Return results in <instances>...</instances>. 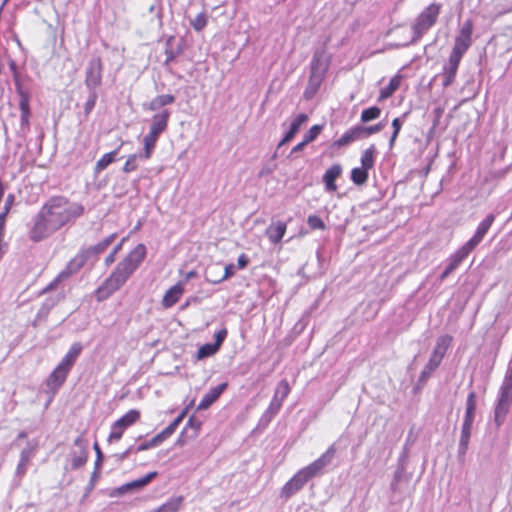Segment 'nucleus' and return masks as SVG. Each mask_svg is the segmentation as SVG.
<instances>
[{
  "label": "nucleus",
  "mask_w": 512,
  "mask_h": 512,
  "mask_svg": "<svg viewBox=\"0 0 512 512\" xmlns=\"http://www.w3.org/2000/svg\"><path fill=\"white\" fill-rule=\"evenodd\" d=\"M446 354V350L443 349V348H439L435 345L434 349H433V352L431 354L430 357L442 362V359L443 357L445 356Z\"/></svg>",
  "instance_id": "nucleus-58"
},
{
  "label": "nucleus",
  "mask_w": 512,
  "mask_h": 512,
  "mask_svg": "<svg viewBox=\"0 0 512 512\" xmlns=\"http://www.w3.org/2000/svg\"><path fill=\"white\" fill-rule=\"evenodd\" d=\"M69 370L61 365H57L56 368L49 375L46 386L48 391L52 394V397L56 394L58 389L64 384L69 374Z\"/></svg>",
  "instance_id": "nucleus-12"
},
{
  "label": "nucleus",
  "mask_w": 512,
  "mask_h": 512,
  "mask_svg": "<svg viewBox=\"0 0 512 512\" xmlns=\"http://www.w3.org/2000/svg\"><path fill=\"white\" fill-rule=\"evenodd\" d=\"M365 135L362 129V125H356L348 129L339 139L334 143L337 147H343L350 143L364 139Z\"/></svg>",
  "instance_id": "nucleus-18"
},
{
  "label": "nucleus",
  "mask_w": 512,
  "mask_h": 512,
  "mask_svg": "<svg viewBox=\"0 0 512 512\" xmlns=\"http://www.w3.org/2000/svg\"><path fill=\"white\" fill-rule=\"evenodd\" d=\"M197 276V272L194 270H191L186 273L184 280L182 281L184 285L192 278H195Z\"/></svg>",
  "instance_id": "nucleus-61"
},
{
  "label": "nucleus",
  "mask_w": 512,
  "mask_h": 512,
  "mask_svg": "<svg viewBox=\"0 0 512 512\" xmlns=\"http://www.w3.org/2000/svg\"><path fill=\"white\" fill-rule=\"evenodd\" d=\"M249 263V258L246 254H241L237 260V266L239 269H244Z\"/></svg>",
  "instance_id": "nucleus-59"
},
{
  "label": "nucleus",
  "mask_w": 512,
  "mask_h": 512,
  "mask_svg": "<svg viewBox=\"0 0 512 512\" xmlns=\"http://www.w3.org/2000/svg\"><path fill=\"white\" fill-rule=\"evenodd\" d=\"M474 422H468L463 421L462 427H461V434L459 439V446H458V456L464 457L467 453L470 438H471V431L472 426Z\"/></svg>",
  "instance_id": "nucleus-21"
},
{
  "label": "nucleus",
  "mask_w": 512,
  "mask_h": 512,
  "mask_svg": "<svg viewBox=\"0 0 512 512\" xmlns=\"http://www.w3.org/2000/svg\"><path fill=\"white\" fill-rule=\"evenodd\" d=\"M402 125H403V120H401L400 118H395L393 121H392V128H393V133L390 137V140H389V146L390 148H392L394 146V143L398 137V134L402 128Z\"/></svg>",
  "instance_id": "nucleus-46"
},
{
  "label": "nucleus",
  "mask_w": 512,
  "mask_h": 512,
  "mask_svg": "<svg viewBox=\"0 0 512 512\" xmlns=\"http://www.w3.org/2000/svg\"><path fill=\"white\" fill-rule=\"evenodd\" d=\"M384 127H385L384 122H379L375 125L368 126V127L362 126V129H363L365 138H367L372 134H376V133L380 132L381 130H383Z\"/></svg>",
  "instance_id": "nucleus-50"
},
{
  "label": "nucleus",
  "mask_w": 512,
  "mask_h": 512,
  "mask_svg": "<svg viewBox=\"0 0 512 512\" xmlns=\"http://www.w3.org/2000/svg\"><path fill=\"white\" fill-rule=\"evenodd\" d=\"M116 237V233H113L97 244L81 250L72 260H70L72 262V266L74 265L79 271L87 261L96 259L98 255L102 254L114 242Z\"/></svg>",
  "instance_id": "nucleus-7"
},
{
  "label": "nucleus",
  "mask_w": 512,
  "mask_h": 512,
  "mask_svg": "<svg viewBox=\"0 0 512 512\" xmlns=\"http://www.w3.org/2000/svg\"><path fill=\"white\" fill-rule=\"evenodd\" d=\"M375 147L372 145L363 151L361 155V167L370 170L374 166Z\"/></svg>",
  "instance_id": "nucleus-37"
},
{
  "label": "nucleus",
  "mask_w": 512,
  "mask_h": 512,
  "mask_svg": "<svg viewBox=\"0 0 512 512\" xmlns=\"http://www.w3.org/2000/svg\"><path fill=\"white\" fill-rule=\"evenodd\" d=\"M175 101V96L171 94L158 95L149 103L144 105L146 110L157 111L164 106L170 105Z\"/></svg>",
  "instance_id": "nucleus-25"
},
{
  "label": "nucleus",
  "mask_w": 512,
  "mask_h": 512,
  "mask_svg": "<svg viewBox=\"0 0 512 512\" xmlns=\"http://www.w3.org/2000/svg\"><path fill=\"white\" fill-rule=\"evenodd\" d=\"M76 272H78V269H76V267L74 265L72 266V262L69 261V263L67 264L65 269L62 270L58 274V276L49 285H47L44 288L43 292H48V291L55 289L59 282H61L62 280L68 279L70 276H72Z\"/></svg>",
  "instance_id": "nucleus-27"
},
{
  "label": "nucleus",
  "mask_w": 512,
  "mask_h": 512,
  "mask_svg": "<svg viewBox=\"0 0 512 512\" xmlns=\"http://www.w3.org/2000/svg\"><path fill=\"white\" fill-rule=\"evenodd\" d=\"M290 393V386L286 379L281 380L276 389L273 398H278V401L283 404L284 400Z\"/></svg>",
  "instance_id": "nucleus-36"
},
{
  "label": "nucleus",
  "mask_w": 512,
  "mask_h": 512,
  "mask_svg": "<svg viewBox=\"0 0 512 512\" xmlns=\"http://www.w3.org/2000/svg\"><path fill=\"white\" fill-rule=\"evenodd\" d=\"M85 208L81 203L69 200L64 196H54L48 199L33 218L29 230V239L40 242L74 222L84 214Z\"/></svg>",
  "instance_id": "nucleus-1"
},
{
  "label": "nucleus",
  "mask_w": 512,
  "mask_h": 512,
  "mask_svg": "<svg viewBox=\"0 0 512 512\" xmlns=\"http://www.w3.org/2000/svg\"><path fill=\"white\" fill-rule=\"evenodd\" d=\"M35 448L28 445L20 453V460L16 468V475L23 476L26 473L27 465L34 456Z\"/></svg>",
  "instance_id": "nucleus-26"
},
{
  "label": "nucleus",
  "mask_w": 512,
  "mask_h": 512,
  "mask_svg": "<svg viewBox=\"0 0 512 512\" xmlns=\"http://www.w3.org/2000/svg\"><path fill=\"white\" fill-rule=\"evenodd\" d=\"M275 416L276 415L269 413V411L266 409L260 418L259 425L267 426Z\"/></svg>",
  "instance_id": "nucleus-57"
},
{
  "label": "nucleus",
  "mask_w": 512,
  "mask_h": 512,
  "mask_svg": "<svg viewBox=\"0 0 512 512\" xmlns=\"http://www.w3.org/2000/svg\"><path fill=\"white\" fill-rule=\"evenodd\" d=\"M286 230H287L286 223L282 222V221H277V222H272L267 227L265 234L271 243L277 244L284 237Z\"/></svg>",
  "instance_id": "nucleus-20"
},
{
  "label": "nucleus",
  "mask_w": 512,
  "mask_h": 512,
  "mask_svg": "<svg viewBox=\"0 0 512 512\" xmlns=\"http://www.w3.org/2000/svg\"><path fill=\"white\" fill-rule=\"evenodd\" d=\"M440 364V361L430 357L428 363L425 365L422 372L420 373L419 381L425 382L432 375V373L439 367Z\"/></svg>",
  "instance_id": "nucleus-35"
},
{
  "label": "nucleus",
  "mask_w": 512,
  "mask_h": 512,
  "mask_svg": "<svg viewBox=\"0 0 512 512\" xmlns=\"http://www.w3.org/2000/svg\"><path fill=\"white\" fill-rule=\"evenodd\" d=\"M404 474V469L403 467H400L398 468L396 471H395V474H394V478L391 482V490L393 492H396L398 490V483L399 481L401 480L402 476Z\"/></svg>",
  "instance_id": "nucleus-52"
},
{
  "label": "nucleus",
  "mask_w": 512,
  "mask_h": 512,
  "mask_svg": "<svg viewBox=\"0 0 512 512\" xmlns=\"http://www.w3.org/2000/svg\"><path fill=\"white\" fill-rule=\"evenodd\" d=\"M20 95H21V98H20V102H19V108L21 111V122H22V124H27L29 114H30L29 99H28V96L25 95L23 92H20Z\"/></svg>",
  "instance_id": "nucleus-39"
},
{
  "label": "nucleus",
  "mask_w": 512,
  "mask_h": 512,
  "mask_svg": "<svg viewBox=\"0 0 512 512\" xmlns=\"http://www.w3.org/2000/svg\"><path fill=\"white\" fill-rule=\"evenodd\" d=\"M158 136L148 133L143 139L144 151L140 152L144 160L151 158L154 148L156 146Z\"/></svg>",
  "instance_id": "nucleus-32"
},
{
  "label": "nucleus",
  "mask_w": 512,
  "mask_h": 512,
  "mask_svg": "<svg viewBox=\"0 0 512 512\" xmlns=\"http://www.w3.org/2000/svg\"><path fill=\"white\" fill-rule=\"evenodd\" d=\"M147 249L144 244H138L122 261L115 267L110 276L95 291L98 302L108 299L118 291L139 268L145 260Z\"/></svg>",
  "instance_id": "nucleus-2"
},
{
  "label": "nucleus",
  "mask_w": 512,
  "mask_h": 512,
  "mask_svg": "<svg viewBox=\"0 0 512 512\" xmlns=\"http://www.w3.org/2000/svg\"><path fill=\"white\" fill-rule=\"evenodd\" d=\"M227 333L228 332H227L226 328L220 329L219 331H217L215 333V335H214L215 342L213 344L216 345L218 349L220 348V346L222 345V343L226 339Z\"/></svg>",
  "instance_id": "nucleus-53"
},
{
  "label": "nucleus",
  "mask_w": 512,
  "mask_h": 512,
  "mask_svg": "<svg viewBox=\"0 0 512 512\" xmlns=\"http://www.w3.org/2000/svg\"><path fill=\"white\" fill-rule=\"evenodd\" d=\"M102 82V61L100 57L92 58L86 68L85 85L89 90H96Z\"/></svg>",
  "instance_id": "nucleus-9"
},
{
  "label": "nucleus",
  "mask_w": 512,
  "mask_h": 512,
  "mask_svg": "<svg viewBox=\"0 0 512 512\" xmlns=\"http://www.w3.org/2000/svg\"><path fill=\"white\" fill-rule=\"evenodd\" d=\"M190 23L195 31L200 32L207 25V15L204 12H201L192 19Z\"/></svg>",
  "instance_id": "nucleus-44"
},
{
  "label": "nucleus",
  "mask_w": 512,
  "mask_h": 512,
  "mask_svg": "<svg viewBox=\"0 0 512 512\" xmlns=\"http://www.w3.org/2000/svg\"><path fill=\"white\" fill-rule=\"evenodd\" d=\"M227 383H221L213 388H211L201 399V401L198 404L197 409L198 410H206L208 409L219 397L220 395L225 391L227 388Z\"/></svg>",
  "instance_id": "nucleus-17"
},
{
  "label": "nucleus",
  "mask_w": 512,
  "mask_h": 512,
  "mask_svg": "<svg viewBox=\"0 0 512 512\" xmlns=\"http://www.w3.org/2000/svg\"><path fill=\"white\" fill-rule=\"evenodd\" d=\"M139 419L140 411L136 409H131L115 422L126 430L128 427L136 423Z\"/></svg>",
  "instance_id": "nucleus-33"
},
{
  "label": "nucleus",
  "mask_w": 512,
  "mask_h": 512,
  "mask_svg": "<svg viewBox=\"0 0 512 512\" xmlns=\"http://www.w3.org/2000/svg\"><path fill=\"white\" fill-rule=\"evenodd\" d=\"M82 349H83V346L80 342L73 343L71 345V347L69 348L68 352L62 358L59 365L68 369L69 371H71L73 365L75 364L76 360L80 356Z\"/></svg>",
  "instance_id": "nucleus-24"
},
{
  "label": "nucleus",
  "mask_w": 512,
  "mask_h": 512,
  "mask_svg": "<svg viewBox=\"0 0 512 512\" xmlns=\"http://www.w3.org/2000/svg\"><path fill=\"white\" fill-rule=\"evenodd\" d=\"M307 223L309 227L313 230H323L325 228L323 220L317 215H310L307 219Z\"/></svg>",
  "instance_id": "nucleus-48"
},
{
  "label": "nucleus",
  "mask_w": 512,
  "mask_h": 512,
  "mask_svg": "<svg viewBox=\"0 0 512 512\" xmlns=\"http://www.w3.org/2000/svg\"><path fill=\"white\" fill-rule=\"evenodd\" d=\"M282 403L278 401V398H272L267 410L269 413H273L274 415H277L282 407Z\"/></svg>",
  "instance_id": "nucleus-54"
},
{
  "label": "nucleus",
  "mask_w": 512,
  "mask_h": 512,
  "mask_svg": "<svg viewBox=\"0 0 512 512\" xmlns=\"http://www.w3.org/2000/svg\"><path fill=\"white\" fill-rule=\"evenodd\" d=\"M123 241H124V239H123L119 244H117V245L113 248V250H112L111 252H113V253L117 254V253L121 250V247H122V243H123Z\"/></svg>",
  "instance_id": "nucleus-64"
},
{
  "label": "nucleus",
  "mask_w": 512,
  "mask_h": 512,
  "mask_svg": "<svg viewBox=\"0 0 512 512\" xmlns=\"http://www.w3.org/2000/svg\"><path fill=\"white\" fill-rule=\"evenodd\" d=\"M88 459V443L83 437L75 439L73 449L70 454L71 469L76 470L82 467Z\"/></svg>",
  "instance_id": "nucleus-10"
},
{
  "label": "nucleus",
  "mask_w": 512,
  "mask_h": 512,
  "mask_svg": "<svg viewBox=\"0 0 512 512\" xmlns=\"http://www.w3.org/2000/svg\"><path fill=\"white\" fill-rule=\"evenodd\" d=\"M324 80V77L311 75L308 80V84L304 91V98L307 100L312 99L318 92L322 82Z\"/></svg>",
  "instance_id": "nucleus-29"
},
{
  "label": "nucleus",
  "mask_w": 512,
  "mask_h": 512,
  "mask_svg": "<svg viewBox=\"0 0 512 512\" xmlns=\"http://www.w3.org/2000/svg\"><path fill=\"white\" fill-rule=\"evenodd\" d=\"M219 268H220L219 264H215V265L207 267V269L205 271V280L212 284H219V283L223 282L224 280L232 277L235 274L236 267L234 264L230 263L224 267V273L221 277H213L212 273L215 270H219Z\"/></svg>",
  "instance_id": "nucleus-16"
},
{
  "label": "nucleus",
  "mask_w": 512,
  "mask_h": 512,
  "mask_svg": "<svg viewBox=\"0 0 512 512\" xmlns=\"http://www.w3.org/2000/svg\"><path fill=\"white\" fill-rule=\"evenodd\" d=\"M120 148H121V145L109 152V153H106L104 154L97 162H96V165H95V168H94V171L96 174H99L101 171L105 170L110 164H112L113 162L116 161L117 159V156L119 154V151H120Z\"/></svg>",
  "instance_id": "nucleus-28"
},
{
  "label": "nucleus",
  "mask_w": 512,
  "mask_h": 512,
  "mask_svg": "<svg viewBox=\"0 0 512 512\" xmlns=\"http://www.w3.org/2000/svg\"><path fill=\"white\" fill-rule=\"evenodd\" d=\"M368 179V170L363 167L353 168L351 171V180L356 185H363Z\"/></svg>",
  "instance_id": "nucleus-38"
},
{
  "label": "nucleus",
  "mask_w": 512,
  "mask_h": 512,
  "mask_svg": "<svg viewBox=\"0 0 512 512\" xmlns=\"http://www.w3.org/2000/svg\"><path fill=\"white\" fill-rule=\"evenodd\" d=\"M93 448L96 452L95 468L100 469L102 459H103V454H102L101 449L97 442L94 443Z\"/></svg>",
  "instance_id": "nucleus-56"
},
{
  "label": "nucleus",
  "mask_w": 512,
  "mask_h": 512,
  "mask_svg": "<svg viewBox=\"0 0 512 512\" xmlns=\"http://www.w3.org/2000/svg\"><path fill=\"white\" fill-rule=\"evenodd\" d=\"M170 115L171 113L167 109L155 114L152 117L149 133L159 137L167 129Z\"/></svg>",
  "instance_id": "nucleus-15"
},
{
  "label": "nucleus",
  "mask_w": 512,
  "mask_h": 512,
  "mask_svg": "<svg viewBox=\"0 0 512 512\" xmlns=\"http://www.w3.org/2000/svg\"><path fill=\"white\" fill-rule=\"evenodd\" d=\"M161 442L159 441V439L157 438V436L155 435L153 438H151L149 441H146L144 443H141L138 447H137V451H145V450H148L150 448H154V447H157L158 445H160Z\"/></svg>",
  "instance_id": "nucleus-51"
},
{
  "label": "nucleus",
  "mask_w": 512,
  "mask_h": 512,
  "mask_svg": "<svg viewBox=\"0 0 512 512\" xmlns=\"http://www.w3.org/2000/svg\"><path fill=\"white\" fill-rule=\"evenodd\" d=\"M200 426H201V423L197 420H195L193 417H191L188 422L186 423V426L184 427V430L181 434L180 437L183 436V434H187L189 432V429H193V433L190 435L191 438H195L197 437L198 435V432L200 430ZM179 442L181 441V438H179L178 440Z\"/></svg>",
  "instance_id": "nucleus-43"
},
{
  "label": "nucleus",
  "mask_w": 512,
  "mask_h": 512,
  "mask_svg": "<svg viewBox=\"0 0 512 512\" xmlns=\"http://www.w3.org/2000/svg\"><path fill=\"white\" fill-rule=\"evenodd\" d=\"M336 454V447L332 444L319 458L308 466L300 469L281 489V497L288 500L313 477L321 474L323 469L328 466Z\"/></svg>",
  "instance_id": "nucleus-3"
},
{
  "label": "nucleus",
  "mask_w": 512,
  "mask_h": 512,
  "mask_svg": "<svg viewBox=\"0 0 512 512\" xmlns=\"http://www.w3.org/2000/svg\"><path fill=\"white\" fill-rule=\"evenodd\" d=\"M308 116L304 113L298 114L291 121L289 130L284 135L283 139L279 143V147L291 141L299 131L300 127L307 121Z\"/></svg>",
  "instance_id": "nucleus-23"
},
{
  "label": "nucleus",
  "mask_w": 512,
  "mask_h": 512,
  "mask_svg": "<svg viewBox=\"0 0 512 512\" xmlns=\"http://www.w3.org/2000/svg\"><path fill=\"white\" fill-rule=\"evenodd\" d=\"M124 431H125V429L123 427H121L118 423L114 422L111 425V431L108 436V442L112 443V442L119 441L122 438Z\"/></svg>",
  "instance_id": "nucleus-45"
},
{
  "label": "nucleus",
  "mask_w": 512,
  "mask_h": 512,
  "mask_svg": "<svg viewBox=\"0 0 512 512\" xmlns=\"http://www.w3.org/2000/svg\"><path fill=\"white\" fill-rule=\"evenodd\" d=\"M442 5L433 2L424 8L412 24V41L416 42L422 38L437 22Z\"/></svg>",
  "instance_id": "nucleus-6"
},
{
  "label": "nucleus",
  "mask_w": 512,
  "mask_h": 512,
  "mask_svg": "<svg viewBox=\"0 0 512 512\" xmlns=\"http://www.w3.org/2000/svg\"><path fill=\"white\" fill-rule=\"evenodd\" d=\"M473 23L467 20L463 23L459 34L455 38L454 46L449 57L462 60V57L472 45Z\"/></svg>",
  "instance_id": "nucleus-8"
},
{
  "label": "nucleus",
  "mask_w": 512,
  "mask_h": 512,
  "mask_svg": "<svg viewBox=\"0 0 512 512\" xmlns=\"http://www.w3.org/2000/svg\"><path fill=\"white\" fill-rule=\"evenodd\" d=\"M183 293H184V283L183 282L176 283L174 286H172L171 288H169L166 291V293L162 299V305L165 308H170V307L174 306L179 301V299Z\"/></svg>",
  "instance_id": "nucleus-19"
},
{
  "label": "nucleus",
  "mask_w": 512,
  "mask_h": 512,
  "mask_svg": "<svg viewBox=\"0 0 512 512\" xmlns=\"http://www.w3.org/2000/svg\"><path fill=\"white\" fill-rule=\"evenodd\" d=\"M460 62V60L449 57L448 62L443 66L441 73L443 87H449L454 83Z\"/></svg>",
  "instance_id": "nucleus-14"
},
{
  "label": "nucleus",
  "mask_w": 512,
  "mask_h": 512,
  "mask_svg": "<svg viewBox=\"0 0 512 512\" xmlns=\"http://www.w3.org/2000/svg\"><path fill=\"white\" fill-rule=\"evenodd\" d=\"M184 415V412L178 415L164 430L156 435L161 443L168 439L176 431L182 422Z\"/></svg>",
  "instance_id": "nucleus-31"
},
{
  "label": "nucleus",
  "mask_w": 512,
  "mask_h": 512,
  "mask_svg": "<svg viewBox=\"0 0 512 512\" xmlns=\"http://www.w3.org/2000/svg\"><path fill=\"white\" fill-rule=\"evenodd\" d=\"M138 160H144L141 154L135 153L129 155L123 166V172L130 173L135 171L138 168Z\"/></svg>",
  "instance_id": "nucleus-40"
},
{
  "label": "nucleus",
  "mask_w": 512,
  "mask_h": 512,
  "mask_svg": "<svg viewBox=\"0 0 512 512\" xmlns=\"http://www.w3.org/2000/svg\"><path fill=\"white\" fill-rule=\"evenodd\" d=\"M477 407V397L475 392H470L466 399V410L463 421L474 422Z\"/></svg>",
  "instance_id": "nucleus-30"
},
{
  "label": "nucleus",
  "mask_w": 512,
  "mask_h": 512,
  "mask_svg": "<svg viewBox=\"0 0 512 512\" xmlns=\"http://www.w3.org/2000/svg\"><path fill=\"white\" fill-rule=\"evenodd\" d=\"M321 125H313L304 135V140L307 143L314 141L322 130Z\"/></svg>",
  "instance_id": "nucleus-47"
},
{
  "label": "nucleus",
  "mask_w": 512,
  "mask_h": 512,
  "mask_svg": "<svg viewBox=\"0 0 512 512\" xmlns=\"http://www.w3.org/2000/svg\"><path fill=\"white\" fill-rule=\"evenodd\" d=\"M380 114L381 109L377 106H372L362 111L360 119L363 123H367L379 118Z\"/></svg>",
  "instance_id": "nucleus-41"
},
{
  "label": "nucleus",
  "mask_w": 512,
  "mask_h": 512,
  "mask_svg": "<svg viewBox=\"0 0 512 512\" xmlns=\"http://www.w3.org/2000/svg\"><path fill=\"white\" fill-rule=\"evenodd\" d=\"M308 143L303 139L302 142L298 143L296 146L293 147L291 153H296V152H299V151H302L303 148L307 145Z\"/></svg>",
  "instance_id": "nucleus-60"
},
{
  "label": "nucleus",
  "mask_w": 512,
  "mask_h": 512,
  "mask_svg": "<svg viewBox=\"0 0 512 512\" xmlns=\"http://www.w3.org/2000/svg\"><path fill=\"white\" fill-rule=\"evenodd\" d=\"M494 221L495 215L490 213L479 223L474 235L447 259V266L440 276L441 280H444L453 271H455L469 256V254L483 241Z\"/></svg>",
  "instance_id": "nucleus-4"
},
{
  "label": "nucleus",
  "mask_w": 512,
  "mask_h": 512,
  "mask_svg": "<svg viewBox=\"0 0 512 512\" xmlns=\"http://www.w3.org/2000/svg\"><path fill=\"white\" fill-rule=\"evenodd\" d=\"M218 350L217 346L213 343L204 344L198 349L196 358L201 360L213 356Z\"/></svg>",
  "instance_id": "nucleus-42"
},
{
  "label": "nucleus",
  "mask_w": 512,
  "mask_h": 512,
  "mask_svg": "<svg viewBox=\"0 0 512 512\" xmlns=\"http://www.w3.org/2000/svg\"><path fill=\"white\" fill-rule=\"evenodd\" d=\"M342 167L339 164H334L328 168L323 175V182L327 192H334L337 190L335 180L341 175Z\"/></svg>",
  "instance_id": "nucleus-22"
},
{
  "label": "nucleus",
  "mask_w": 512,
  "mask_h": 512,
  "mask_svg": "<svg viewBox=\"0 0 512 512\" xmlns=\"http://www.w3.org/2000/svg\"><path fill=\"white\" fill-rule=\"evenodd\" d=\"M512 404V359L508 364L504 379L498 391L497 403L494 409V422L500 427Z\"/></svg>",
  "instance_id": "nucleus-5"
},
{
  "label": "nucleus",
  "mask_w": 512,
  "mask_h": 512,
  "mask_svg": "<svg viewBox=\"0 0 512 512\" xmlns=\"http://www.w3.org/2000/svg\"><path fill=\"white\" fill-rule=\"evenodd\" d=\"M329 61L323 50H318L314 53L310 63V74L325 77L328 69Z\"/></svg>",
  "instance_id": "nucleus-13"
},
{
  "label": "nucleus",
  "mask_w": 512,
  "mask_h": 512,
  "mask_svg": "<svg viewBox=\"0 0 512 512\" xmlns=\"http://www.w3.org/2000/svg\"><path fill=\"white\" fill-rule=\"evenodd\" d=\"M273 170L271 168H268V167H264L260 173H259V176L262 177L264 175H267V174H270Z\"/></svg>",
  "instance_id": "nucleus-63"
},
{
  "label": "nucleus",
  "mask_w": 512,
  "mask_h": 512,
  "mask_svg": "<svg viewBox=\"0 0 512 512\" xmlns=\"http://www.w3.org/2000/svg\"><path fill=\"white\" fill-rule=\"evenodd\" d=\"M156 476H157L156 471L149 472L148 474H146L145 476H143L139 479L133 480L131 482L121 485L120 487H117L111 493V496H121L130 491L140 490L144 486H146L148 483H150Z\"/></svg>",
  "instance_id": "nucleus-11"
},
{
  "label": "nucleus",
  "mask_w": 512,
  "mask_h": 512,
  "mask_svg": "<svg viewBox=\"0 0 512 512\" xmlns=\"http://www.w3.org/2000/svg\"><path fill=\"white\" fill-rule=\"evenodd\" d=\"M115 258H116V254L111 252L106 258H105V264L107 266L111 265L114 261H115Z\"/></svg>",
  "instance_id": "nucleus-62"
},
{
  "label": "nucleus",
  "mask_w": 512,
  "mask_h": 512,
  "mask_svg": "<svg viewBox=\"0 0 512 512\" xmlns=\"http://www.w3.org/2000/svg\"><path fill=\"white\" fill-rule=\"evenodd\" d=\"M401 77L394 76L390 79L389 84L380 91V100L389 98L400 86Z\"/></svg>",
  "instance_id": "nucleus-34"
},
{
  "label": "nucleus",
  "mask_w": 512,
  "mask_h": 512,
  "mask_svg": "<svg viewBox=\"0 0 512 512\" xmlns=\"http://www.w3.org/2000/svg\"><path fill=\"white\" fill-rule=\"evenodd\" d=\"M89 96L85 102V106H84V109H85V112L88 114L90 113L93 108L95 107L96 105V101H97V92L96 90H89Z\"/></svg>",
  "instance_id": "nucleus-49"
},
{
  "label": "nucleus",
  "mask_w": 512,
  "mask_h": 512,
  "mask_svg": "<svg viewBox=\"0 0 512 512\" xmlns=\"http://www.w3.org/2000/svg\"><path fill=\"white\" fill-rule=\"evenodd\" d=\"M451 340L452 339L450 336H441L437 339L436 346L439 348H443L447 351L448 347L450 346Z\"/></svg>",
  "instance_id": "nucleus-55"
}]
</instances>
